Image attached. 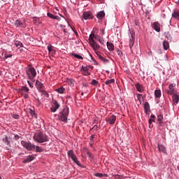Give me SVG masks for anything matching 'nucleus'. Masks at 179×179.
I'll return each instance as SVG.
<instances>
[{
    "instance_id": "1",
    "label": "nucleus",
    "mask_w": 179,
    "mask_h": 179,
    "mask_svg": "<svg viewBox=\"0 0 179 179\" xmlns=\"http://www.w3.org/2000/svg\"><path fill=\"white\" fill-rule=\"evenodd\" d=\"M33 139L35 142H38V143H44V142H48V136H47L45 134L40 130L37 131L34 134Z\"/></svg>"
},
{
    "instance_id": "2",
    "label": "nucleus",
    "mask_w": 179,
    "mask_h": 179,
    "mask_svg": "<svg viewBox=\"0 0 179 179\" xmlns=\"http://www.w3.org/2000/svg\"><path fill=\"white\" fill-rule=\"evenodd\" d=\"M68 115H69V108L68 106H65L62 111L60 112V114L59 115V118L60 121H62V122H68Z\"/></svg>"
},
{
    "instance_id": "3",
    "label": "nucleus",
    "mask_w": 179,
    "mask_h": 179,
    "mask_svg": "<svg viewBox=\"0 0 179 179\" xmlns=\"http://www.w3.org/2000/svg\"><path fill=\"white\" fill-rule=\"evenodd\" d=\"M27 76L30 80H33L34 78L37 76V72L36 71V69L34 67L29 66L27 67Z\"/></svg>"
},
{
    "instance_id": "4",
    "label": "nucleus",
    "mask_w": 179,
    "mask_h": 179,
    "mask_svg": "<svg viewBox=\"0 0 179 179\" xmlns=\"http://www.w3.org/2000/svg\"><path fill=\"white\" fill-rule=\"evenodd\" d=\"M69 159H71V160L77 164V166H79V167H82V164H80V162L78 159V157L76 156V154L73 151V150H70L67 152Z\"/></svg>"
},
{
    "instance_id": "5",
    "label": "nucleus",
    "mask_w": 179,
    "mask_h": 179,
    "mask_svg": "<svg viewBox=\"0 0 179 179\" xmlns=\"http://www.w3.org/2000/svg\"><path fill=\"white\" fill-rule=\"evenodd\" d=\"M21 145L23 148L27 149V150H34V144L31 142L21 141Z\"/></svg>"
},
{
    "instance_id": "6",
    "label": "nucleus",
    "mask_w": 179,
    "mask_h": 179,
    "mask_svg": "<svg viewBox=\"0 0 179 179\" xmlns=\"http://www.w3.org/2000/svg\"><path fill=\"white\" fill-rule=\"evenodd\" d=\"M61 107V105L57 101V100H53L51 103L50 111L51 113H57V110Z\"/></svg>"
},
{
    "instance_id": "7",
    "label": "nucleus",
    "mask_w": 179,
    "mask_h": 179,
    "mask_svg": "<svg viewBox=\"0 0 179 179\" xmlns=\"http://www.w3.org/2000/svg\"><path fill=\"white\" fill-rule=\"evenodd\" d=\"M14 25L16 27H20L22 29H26L27 25L26 24V22L24 20H16L14 22Z\"/></svg>"
},
{
    "instance_id": "8",
    "label": "nucleus",
    "mask_w": 179,
    "mask_h": 179,
    "mask_svg": "<svg viewBox=\"0 0 179 179\" xmlns=\"http://www.w3.org/2000/svg\"><path fill=\"white\" fill-rule=\"evenodd\" d=\"M2 142L6 146L10 148V142H12V138L8 137V136H3L2 138Z\"/></svg>"
},
{
    "instance_id": "9",
    "label": "nucleus",
    "mask_w": 179,
    "mask_h": 179,
    "mask_svg": "<svg viewBox=\"0 0 179 179\" xmlns=\"http://www.w3.org/2000/svg\"><path fill=\"white\" fill-rule=\"evenodd\" d=\"M80 71L84 76H89L90 75V71H89L87 66H82Z\"/></svg>"
},
{
    "instance_id": "10",
    "label": "nucleus",
    "mask_w": 179,
    "mask_h": 179,
    "mask_svg": "<svg viewBox=\"0 0 179 179\" xmlns=\"http://www.w3.org/2000/svg\"><path fill=\"white\" fill-rule=\"evenodd\" d=\"M83 19H84V20L93 19V15L92 13H90V11H85L83 15Z\"/></svg>"
},
{
    "instance_id": "11",
    "label": "nucleus",
    "mask_w": 179,
    "mask_h": 179,
    "mask_svg": "<svg viewBox=\"0 0 179 179\" xmlns=\"http://www.w3.org/2000/svg\"><path fill=\"white\" fill-rule=\"evenodd\" d=\"M1 55H4L3 59H8V58H12L13 57V54L12 52H8L6 50H3Z\"/></svg>"
},
{
    "instance_id": "12",
    "label": "nucleus",
    "mask_w": 179,
    "mask_h": 179,
    "mask_svg": "<svg viewBox=\"0 0 179 179\" xmlns=\"http://www.w3.org/2000/svg\"><path fill=\"white\" fill-rule=\"evenodd\" d=\"M90 44L93 48L94 52H96L97 50L100 49V45H99L95 41Z\"/></svg>"
},
{
    "instance_id": "13",
    "label": "nucleus",
    "mask_w": 179,
    "mask_h": 179,
    "mask_svg": "<svg viewBox=\"0 0 179 179\" xmlns=\"http://www.w3.org/2000/svg\"><path fill=\"white\" fill-rule=\"evenodd\" d=\"M176 85L174 84H170L169 85V90H167L168 94L171 95V94H173L174 93V90H175L174 87Z\"/></svg>"
},
{
    "instance_id": "14",
    "label": "nucleus",
    "mask_w": 179,
    "mask_h": 179,
    "mask_svg": "<svg viewBox=\"0 0 179 179\" xmlns=\"http://www.w3.org/2000/svg\"><path fill=\"white\" fill-rule=\"evenodd\" d=\"M34 160V155H29L27 158H25L23 161L22 163H30V162H33Z\"/></svg>"
},
{
    "instance_id": "15",
    "label": "nucleus",
    "mask_w": 179,
    "mask_h": 179,
    "mask_svg": "<svg viewBox=\"0 0 179 179\" xmlns=\"http://www.w3.org/2000/svg\"><path fill=\"white\" fill-rule=\"evenodd\" d=\"M158 150L162 152V153H167L166 147L162 144H158Z\"/></svg>"
},
{
    "instance_id": "16",
    "label": "nucleus",
    "mask_w": 179,
    "mask_h": 179,
    "mask_svg": "<svg viewBox=\"0 0 179 179\" xmlns=\"http://www.w3.org/2000/svg\"><path fill=\"white\" fill-rule=\"evenodd\" d=\"M152 28L155 31H157L158 33L160 31V24H159L157 22H155L152 24Z\"/></svg>"
},
{
    "instance_id": "17",
    "label": "nucleus",
    "mask_w": 179,
    "mask_h": 179,
    "mask_svg": "<svg viewBox=\"0 0 179 179\" xmlns=\"http://www.w3.org/2000/svg\"><path fill=\"white\" fill-rule=\"evenodd\" d=\"M144 110L145 114H148V113H150V105L149 104V102H145L144 103Z\"/></svg>"
},
{
    "instance_id": "18",
    "label": "nucleus",
    "mask_w": 179,
    "mask_h": 179,
    "mask_svg": "<svg viewBox=\"0 0 179 179\" xmlns=\"http://www.w3.org/2000/svg\"><path fill=\"white\" fill-rule=\"evenodd\" d=\"M136 88L137 89V90L139 92V93H143V85H141L140 83H137L135 85Z\"/></svg>"
},
{
    "instance_id": "19",
    "label": "nucleus",
    "mask_w": 179,
    "mask_h": 179,
    "mask_svg": "<svg viewBox=\"0 0 179 179\" xmlns=\"http://www.w3.org/2000/svg\"><path fill=\"white\" fill-rule=\"evenodd\" d=\"M117 120V117L114 115H112L110 117H109V124H110V125H113V124H115V121Z\"/></svg>"
},
{
    "instance_id": "20",
    "label": "nucleus",
    "mask_w": 179,
    "mask_h": 179,
    "mask_svg": "<svg viewBox=\"0 0 179 179\" xmlns=\"http://www.w3.org/2000/svg\"><path fill=\"white\" fill-rule=\"evenodd\" d=\"M95 54H96L97 57L101 59V61H103V62H109L108 59L104 58L101 55H100V52H95Z\"/></svg>"
},
{
    "instance_id": "21",
    "label": "nucleus",
    "mask_w": 179,
    "mask_h": 179,
    "mask_svg": "<svg viewBox=\"0 0 179 179\" xmlns=\"http://www.w3.org/2000/svg\"><path fill=\"white\" fill-rule=\"evenodd\" d=\"M95 54H96L97 57L101 59V61H103V62H109L108 59L104 58L101 55H100V52H95Z\"/></svg>"
},
{
    "instance_id": "22",
    "label": "nucleus",
    "mask_w": 179,
    "mask_h": 179,
    "mask_svg": "<svg viewBox=\"0 0 179 179\" xmlns=\"http://www.w3.org/2000/svg\"><path fill=\"white\" fill-rule=\"evenodd\" d=\"M172 17H174V19H177L179 20V10H174L172 13Z\"/></svg>"
},
{
    "instance_id": "23",
    "label": "nucleus",
    "mask_w": 179,
    "mask_h": 179,
    "mask_svg": "<svg viewBox=\"0 0 179 179\" xmlns=\"http://www.w3.org/2000/svg\"><path fill=\"white\" fill-rule=\"evenodd\" d=\"M155 99H160L162 97V90H156L155 91Z\"/></svg>"
},
{
    "instance_id": "24",
    "label": "nucleus",
    "mask_w": 179,
    "mask_h": 179,
    "mask_svg": "<svg viewBox=\"0 0 179 179\" xmlns=\"http://www.w3.org/2000/svg\"><path fill=\"white\" fill-rule=\"evenodd\" d=\"M104 16H106V13H104V11H100L96 15V17L99 20H101V19H103V17H104Z\"/></svg>"
},
{
    "instance_id": "25",
    "label": "nucleus",
    "mask_w": 179,
    "mask_h": 179,
    "mask_svg": "<svg viewBox=\"0 0 179 179\" xmlns=\"http://www.w3.org/2000/svg\"><path fill=\"white\" fill-rule=\"evenodd\" d=\"M36 85L37 89H39V90H41L44 87V85L41 82L38 81V80L36 81Z\"/></svg>"
},
{
    "instance_id": "26",
    "label": "nucleus",
    "mask_w": 179,
    "mask_h": 179,
    "mask_svg": "<svg viewBox=\"0 0 179 179\" xmlns=\"http://www.w3.org/2000/svg\"><path fill=\"white\" fill-rule=\"evenodd\" d=\"M172 100H173V103H176V104H178V101H179L178 94H173L172 96Z\"/></svg>"
},
{
    "instance_id": "27",
    "label": "nucleus",
    "mask_w": 179,
    "mask_h": 179,
    "mask_svg": "<svg viewBox=\"0 0 179 179\" xmlns=\"http://www.w3.org/2000/svg\"><path fill=\"white\" fill-rule=\"evenodd\" d=\"M106 45H107V48L108 51H114V44L110 42H107Z\"/></svg>"
},
{
    "instance_id": "28",
    "label": "nucleus",
    "mask_w": 179,
    "mask_h": 179,
    "mask_svg": "<svg viewBox=\"0 0 179 179\" xmlns=\"http://www.w3.org/2000/svg\"><path fill=\"white\" fill-rule=\"evenodd\" d=\"M47 15L48 17H50V19H54L55 20H58V19H59V16L54 15L51 13H48Z\"/></svg>"
},
{
    "instance_id": "29",
    "label": "nucleus",
    "mask_w": 179,
    "mask_h": 179,
    "mask_svg": "<svg viewBox=\"0 0 179 179\" xmlns=\"http://www.w3.org/2000/svg\"><path fill=\"white\" fill-rule=\"evenodd\" d=\"M94 38H95V40L99 41L101 44H104V39H103L101 37H100V36L96 35V36H94Z\"/></svg>"
},
{
    "instance_id": "30",
    "label": "nucleus",
    "mask_w": 179,
    "mask_h": 179,
    "mask_svg": "<svg viewBox=\"0 0 179 179\" xmlns=\"http://www.w3.org/2000/svg\"><path fill=\"white\" fill-rule=\"evenodd\" d=\"M35 150V152H39V153H41V152H43V148H41L40 146L38 145H34V150Z\"/></svg>"
},
{
    "instance_id": "31",
    "label": "nucleus",
    "mask_w": 179,
    "mask_h": 179,
    "mask_svg": "<svg viewBox=\"0 0 179 179\" xmlns=\"http://www.w3.org/2000/svg\"><path fill=\"white\" fill-rule=\"evenodd\" d=\"M29 91H30V90L27 86H22L21 87L22 93H29Z\"/></svg>"
},
{
    "instance_id": "32",
    "label": "nucleus",
    "mask_w": 179,
    "mask_h": 179,
    "mask_svg": "<svg viewBox=\"0 0 179 179\" xmlns=\"http://www.w3.org/2000/svg\"><path fill=\"white\" fill-rule=\"evenodd\" d=\"M155 120H156V116L153 114H151L150 118L148 121L149 124L151 125L152 122H155Z\"/></svg>"
},
{
    "instance_id": "33",
    "label": "nucleus",
    "mask_w": 179,
    "mask_h": 179,
    "mask_svg": "<svg viewBox=\"0 0 179 179\" xmlns=\"http://www.w3.org/2000/svg\"><path fill=\"white\" fill-rule=\"evenodd\" d=\"M94 37H96V35L94 34H91L89 36V41L90 44H92V43L94 42Z\"/></svg>"
},
{
    "instance_id": "34",
    "label": "nucleus",
    "mask_w": 179,
    "mask_h": 179,
    "mask_svg": "<svg viewBox=\"0 0 179 179\" xmlns=\"http://www.w3.org/2000/svg\"><path fill=\"white\" fill-rule=\"evenodd\" d=\"M163 47H164V50H169V48H170V45L169 44V42L164 41L163 42Z\"/></svg>"
},
{
    "instance_id": "35",
    "label": "nucleus",
    "mask_w": 179,
    "mask_h": 179,
    "mask_svg": "<svg viewBox=\"0 0 179 179\" xmlns=\"http://www.w3.org/2000/svg\"><path fill=\"white\" fill-rule=\"evenodd\" d=\"M136 96L140 104H142V101L143 100V96H142V94H136Z\"/></svg>"
},
{
    "instance_id": "36",
    "label": "nucleus",
    "mask_w": 179,
    "mask_h": 179,
    "mask_svg": "<svg viewBox=\"0 0 179 179\" xmlns=\"http://www.w3.org/2000/svg\"><path fill=\"white\" fill-rule=\"evenodd\" d=\"M48 52H55V50L54 49H52V44H48Z\"/></svg>"
},
{
    "instance_id": "37",
    "label": "nucleus",
    "mask_w": 179,
    "mask_h": 179,
    "mask_svg": "<svg viewBox=\"0 0 179 179\" xmlns=\"http://www.w3.org/2000/svg\"><path fill=\"white\" fill-rule=\"evenodd\" d=\"M157 122L159 124H162V122H163V115L162 114L157 115Z\"/></svg>"
},
{
    "instance_id": "38",
    "label": "nucleus",
    "mask_w": 179,
    "mask_h": 179,
    "mask_svg": "<svg viewBox=\"0 0 179 179\" xmlns=\"http://www.w3.org/2000/svg\"><path fill=\"white\" fill-rule=\"evenodd\" d=\"M115 83V80H114L113 78V79H110V80H108L105 82V84L106 85H111L113 83Z\"/></svg>"
},
{
    "instance_id": "39",
    "label": "nucleus",
    "mask_w": 179,
    "mask_h": 179,
    "mask_svg": "<svg viewBox=\"0 0 179 179\" xmlns=\"http://www.w3.org/2000/svg\"><path fill=\"white\" fill-rule=\"evenodd\" d=\"M129 36L130 37V40H135V33L134 31H130Z\"/></svg>"
},
{
    "instance_id": "40",
    "label": "nucleus",
    "mask_w": 179,
    "mask_h": 179,
    "mask_svg": "<svg viewBox=\"0 0 179 179\" xmlns=\"http://www.w3.org/2000/svg\"><path fill=\"white\" fill-rule=\"evenodd\" d=\"M129 46L131 50L132 48V47H134V44L135 43V39H129Z\"/></svg>"
},
{
    "instance_id": "41",
    "label": "nucleus",
    "mask_w": 179,
    "mask_h": 179,
    "mask_svg": "<svg viewBox=\"0 0 179 179\" xmlns=\"http://www.w3.org/2000/svg\"><path fill=\"white\" fill-rule=\"evenodd\" d=\"M56 92H57V93H59V94H63L64 92H65V88L64 87H60L56 90Z\"/></svg>"
},
{
    "instance_id": "42",
    "label": "nucleus",
    "mask_w": 179,
    "mask_h": 179,
    "mask_svg": "<svg viewBox=\"0 0 179 179\" xmlns=\"http://www.w3.org/2000/svg\"><path fill=\"white\" fill-rule=\"evenodd\" d=\"M71 55L74 57L75 58H77L78 59H83V57L80 56V55L72 53Z\"/></svg>"
},
{
    "instance_id": "43",
    "label": "nucleus",
    "mask_w": 179,
    "mask_h": 179,
    "mask_svg": "<svg viewBox=\"0 0 179 179\" xmlns=\"http://www.w3.org/2000/svg\"><path fill=\"white\" fill-rule=\"evenodd\" d=\"M15 44L16 45V47H20V48H23V43H22L20 41H15Z\"/></svg>"
},
{
    "instance_id": "44",
    "label": "nucleus",
    "mask_w": 179,
    "mask_h": 179,
    "mask_svg": "<svg viewBox=\"0 0 179 179\" xmlns=\"http://www.w3.org/2000/svg\"><path fill=\"white\" fill-rule=\"evenodd\" d=\"M117 54L120 57V58H122V57H124L122 51L120 50L119 49L117 50Z\"/></svg>"
},
{
    "instance_id": "45",
    "label": "nucleus",
    "mask_w": 179,
    "mask_h": 179,
    "mask_svg": "<svg viewBox=\"0 0 179 179\" xmlns=\"http://www.w3.org/2000/svg\"><path fill=\"white\" fill-rule=\"evenodd\" d=\"M91 85H92L93 86H97V85H99V81L96 80H92L91 82Z\"/></svg>"
},
{
    "instance_id": "46",
    "label": "nucleus",
    "mask_w": 179,
    "mask_h": 179,
    "mask_svg": "<svg viewBox=\"0 0 179 179\" xmlns=\"http://www.w3.org/2000/svg\"><path fill=\"white\" fill-rule=\"evenodd\" d=\"M94 176L95 177H98L99 178H102L103 173H94Z\"/></svg>"
},
{
    "instance_id": "47",
    "label": "nucleus",
    "mask_w": 179,
    "mask_h": 179,
    "mask_svg": "<svg viewBox=\"0 0 179 179\" xmlns=\"http://www.w3.org/2000/svg\"><path fill=\"white\" fill-rule=\"evenodd\" d=\"M30 114L32 117H35V118H37V114L34 112V110H30Z\"/></svg>"
},
{
    "instance_id": "48",
    "label": "nucleus",
    "mask_w": 179,
    "mask_h": 179,
    "mask_svg": "<svg viewBox=\"0 0 179 179\" xmlns=\"http://www.w3.org/2000/svg\"><path fill=\"white\" fill-rule=\"evenodd\" d=\"M14 139H15V141H18V139H22V136H19L17 134H15L14 136Z\"/></svg>"
},
{
    "instance_id": "49",
    "label": "nucleus",
    "mask_w": 179,
    "mask_h": 179,
    "mask_svg": "<svg viewBox=\"0 0 179 179\" xmlns=\"http://www.w3.org/2000/svg\"><path fill=\"white\" fill-rule=\"evenodd\" d=\"M13 118H14L15 120H19V115L17 114H13L12 115Z\"/></svg>"
},
{
    "instance_id": "50",
    "label": "nucleus",
    "mask_w": 179,
    "mask_h": 179,
    "mask_svg": "<svg viewBox=\"0 0 179 179\" xmlns=\"http://www.w3.org/2000/svg\"><path fill=\"white\" fill-rule=\"evenodd\" d=\"M90 139L91 141V143H93L94 142V134H92L90 137Z\"/></svg>"
},
{
    "instance_id": "51",
    "label": "nucleus",
    "mask_w": 179,
    "mask_h": 179,
    "mask_svg": "<svg viewBox=\"0 0 179 179\" xmlns=\"http://www.w3.org/2000/svg\"><path fill=\"white\" fill-rule=\"evenodd\" d=\"M86 152H87V155L88 157H92V153L90 152L89 149L86 150Z\"/></svg>"
},
{
    "instance_id": "52",
    "label": "nucleus",
    "mask_w": 179,
    "mask_h": 179,
    "mask_svg": "<svg viewBox=\"0 0 179 179\" xmlns=\"http://www.w3.org/2000/svg\"><path fill=\"white\" fill-rule=\"evenodd\" d=\"M27 83L30 87H31V88L34 87V85L33 83L30 82L29 80H27Z\"/></svg>"
},
{
    "instance_id": "53",
    "label": "nucleus",
    "mask_w": 179,
    "mask_h": 179,
    "mask_svg": "<svg viewBox=\"0 0 179 179\" xmlns=\"http://www.w3.org/2000/svg\"><path fill=\"white\" fill-rule=\"evenodd\" d=\"M37 19H38V17H34V23L37 24V22H38Z\"/></svg>"
},
{
    "instance_id": "54",
    "label": "nucleus",
    "mask_w": 179,
    "mask_h": 179,
    "mask_svg": "<svg viewBox=\"0 0 179 179\" xmlns=\"http://www.w3.org/2000/svg\"><path fill=\"white\" fill-rule=\"evenodd\" d=\"M99 127H97V125H94V127H92V129H94V131H97Z\"/></svg>"
},
{
    "instance_id": "55",
    "label": "nucleus",
    "mask_w": 179,
    "mask_h": 179,
    "mask_svg": "<svg viewBox=\"0 0 179 179\" xmlns=\"http://www.w3.org/2000/svg\"><path fill=\"white\" fill-rule=\"evenodd\" d=\"M37 20L36 23H38V24H41V20H40V18H37Z\"/></svg>"
},
{
    "instance_id": "56",
    "label": "nucleus",
    "mask_w": 179,
    "mask_h": 179,
    "mask_svg": "<svg viewBox=\"0 0 179 179\" xmlns=\"http://www.w3.org/2000/svg\"><path fill=\"white\" fill-rule=\"evenodd\" d=\"M24 97L25 99H27L29 97V94H24Z\"/></svg>"
},
{
    "instance_id": "57",
    "label": "nucleus",
    "mask_w": 179,
    "mask_h": 179,
    "mask_svg": "<svg viewBox=\"0 0 179 179\" xmlns=\"http://www.w3.org/2000/svg\"><path fill=\"white\" fill-rule=\"evenodd\" d=\"M103 177H108V175L107 173L103 174Z\"/></svg>"
},
{
    "instance_id": "58",
    "label": "nucleus",
    "mask_w": 179,
    "mask_h": 179,
    "mask_svg": "<svg viewBox=\"0 0 179 179\" xmlns=\"http://www.w3.org/2000/svg\"><path fill=\"white\" fill-rule=\"evenodd\" d=\"M90 147L92 148V146H93V143L91 142V143H90Z\"/></svg>"
},
{
    "instance_id": "59",
    "label": "nucleus",
    "mask_w": 179,
    "mask_h": 179,
    "mask_svg": "<svg viewBox=\"0 0 179 179\" xmlns=\"http://www.w3.org/2000/svg\"><path fill=\"white\" fill-rule=\"evenodd\" d=\"M64 33H66V29H64Z\"/></svg>"
},
{
    "instance_id": "60",
    "label": "nucleus",
    "mask_w": 179,
    "mask_h": 179,
    "mask_svg": "<svg viewBox=\"0 0 179 179\" xmlns=\"http://www.w3.org/2000/svg\"><path fill=\"white\" fill-rule=\"evenodd\" d=\"M82 94V96H83V92H82V94Z\"/></svg>"
},
{
    "instance_id": "61",
    "label": "nucleus",
    "mask_w": 179,
    "mask_h": 179,
    "mask_svg": "<svg viewBox=\"0 0 179 179\" xmlns=\"http://www.w3.org/2000/svg\"><path fill=\"white\" fill-rule=\"evenodd\" d=\"M178 170H179V166H178Z\"/></svg>"
},
{
    "instance_id": "62",
    "label": "nucleus",
    "mask_w": 179,
    "mask_h": 179,
    "mask_svg": "<svg viewBox=\"0 0 179 179\" xmlns=\"http://www.w3.org/2000/svg\"><path fill=\"white\" fill-rule=\"evenodd\" d=\"M0 179H2V177L0 176Z\"/></svg>"
},
{
    "instance_id": "63",
    "label": "nucleus",
    "mask_w": 179,
    "mask_h": 179,
    "mask_svg": "<svg viewBox=\"0 0 179 179\" xmlns=\"http://www.w3.org/2000/svg\"><path fill=\"white\" fill-rule=\"evenodd\" d=\"M0 58H1V56H0Z\"/></svg>"
}]
</instances>
